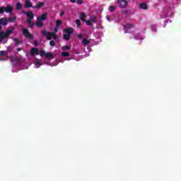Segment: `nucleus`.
<instances>
[{
  "mask_svg": "<svg viewBox=\"0 0 181 181\" xmlns=\"http://www.w3.org/2000/svg\"><path fill=\"white\" fill-rule=\"evenodd\" d=\"M59 15H60V16H63L64 15V12H61Z\"/></svg>",
  "mask_w": 181,
  "mask_h": 181,
  "instance_id": "46",
  "label": "nucleus"
},
{
  "mask_svg": "<svg viewBox=\"0 0 181 181\" xmlns=\"http://www.w3.org/2000/svg\"><path fill=\"white\" fill-rule=\"evenodd\" d=\"M49 45H50V46L54 47V46H56V42L53 40H51L49 42Z\"/></svg>",
  "mask_w": 181,
  "mask_h": 181,
  "instance_id": "34",
  "label": "nucleus"
},
{
  "mask_svg": "<svg viewBox=\"0 0 181 181\" xmlns=\"http://www.w3.org/2000/svg\"><path fill=\"white\" fill-rule=\"evenodd\" d=\"M47 40H52V36L51 35H47Z\"/></svg>",
  "mask_w": 181,
  "mask_h": 181,
  "instance_id": "40",
  "label": "nucleus"
},
{
  "mask_svg": "<svg viewBox=\"0 0 181 181\" xmlns=\"http://www.w3.org/2000/svg\"><path fill=\"white\" fill-rule=\"evenodd\" d=\"M58 29H59V27H57V25H56V27L54 28V31L55 33H57Z\"/></svg>",
  "mask_w": 181,
  "mask_h": 181,
  "instance_id": "41",
  "label": "nucleus"
},
{
  "mask_svg": "<svg viewBox=\"0 0 181 181\" xmlns=\"http://www.w3.org/2000/svg\"><path fill=\"white\" fill-rule=\"evenodd\" d=\"M40 56L41 57H43V56H45V57L46 59H54L53 53H52V52H46V51H45V50H41L40 52Z\"/></svg>",
  "mask_w": 181,
  "mask_h": 181,
  "instance_id": "2",
  "label": "nucleus"
},
{
  "mask_svg": "<svg viewBox=\"0 0 181 181\" xmlns=\"http://www.w3.org/2000/svg\"><path fill=\"white\" fill-rule=\"evenodd\" d=\"M8 22H11L12 23H15L16 21V17H10L8 18Z\"/></svg>",
  "mask_w": 181,
  "mask_h": 181,
  "instance_id": "21",
  "label": "nucleus"
},
{
  "mask_svg": "<svg viewBox=\"0 0 181 181\" xmlns=\"http://www.w3.org/2000/svg\"><path fill=\"white\" fill-rule=\"evenodd\" d=\"M85 22H86V25H88V26H91L93 25L90 20H88Z\"/></svg>",
  "mask_w": 181,
  "mask_h": 181,
  "instance_id": "31",
  "label": "nucleus"
},
{
  "mask_svg": "<svg viewBox=\"0 0 181 181\" xmlns=\"http://www.w3.org/2000/svg\"><path fill=\"white\" fill-rule=\"evenodd\" d=\"M11 39L13 40V42H15L14 46L17 47L19 46V45H22V41H21L19 39L13 37H12Z\"/></svg>",
  "mask_w": 181,
  "mask_h": 181,
  "instance_id": "10",
  "label": "nucleus"
},
{
  "mask_svg": "<svg viewBox=\"0 0 181 181\" xmlns=\"http://www.w3.org/2000/svg\"><path fill=\"white\" fill-rule=\"evenodd\" d=\"M78 39H83V34L80 33L78 35Z\"/></svg>",
  "mask_w": 181,
  "mask_h": 181,
  "instance_id": "39",
  "label": "nucleus"
},
{
  "mask_svg": "<svg viewBox=\"0 0 181 181\" xmlns=\"http://www.w3.org/2000/svg\"><path fill=\"white\" fill-rule=\"evenodd\" d=\"M45 6V2L42 1V2L37 4L36 8H37V9H40V8H42V6Z\"/></svg>",
  "mask_w": 181,
  "mask_h": 181,
  "instance_id": "18",
  "label": "nucleus"
},
{
  "mask_svg": "<svg viewBox=\"0 0 181 181\" xmlns=\"http://www.w3.org/2000/svg\"><path fill=\"white\" fill-rule=\"evenodd\" d=\"M41 33L42 35V36H49L50 35V33L47 32L46 30H43L41 31Z\"/></svg>",
  "mask_w": 181,
  "mask_h": 181,
  "instance_id": "20",
  "label": "nucleus"
},
{
  "mask_svg": "<svg viewBox=\"0 0 181 181\" xmlns=\"http://www.w3.org/2000/svg\"><path fill=\"white\" fill-rule=\"evenodd\" d=\"M23 35H24V36L28 39H33V35H32L30 33H29V30L26 28H23Z\"/></svg>",
  "mask_w": 181,
  "mask_h": 181,
  "instance_id": "3",
  "label": "nucleus"
},
{
  "mask_svg": "<svg viewBox=\"0 0 181 181\" xmlns=\"http://www.w3.org/2000/svg\"><path fill=\"white\" fill-rule=\"evenodd\" d=\"M4 39H6L5 37V32L0 31V42H2Z\"/></svg>",
  "mask_w": 181,
  "mask_h": 181,
  "instance_id": "16",
  "label": "nucleus"
},
{
  "mask_svg": "<svg viewBox=\"0 0 181 181\" xmlns=\"http://www.w3.org/2000/svg\"><path fill=\"white\" fill-rule=\"evenodd\" d=\"M17 51H18V52H22V48H21V47L17 48Z\"/></svg>",
  "mask_w": 181,
  "mask_h": 181,
  "instance_id": "44",
  "label": "nucleus"
},
{
  "mask_svg": "<svg viewBox=\"0 0 181 181\" xmlns=\"http://www.w3.org/2000/svg\"><path fill=\"white\" fill-rule=\"evenodd\" d=\"M20 9H22V4L20 2H18L16 4V10L20 11Z\"/></svg>",
  "mask_w": 181,
  "mask_h": 181,
  "instance_id": "23",
  "label": "nucleus"
},
{
  "mask_svg": "<svg viewBox=\"0 0 181 181\" xmlns=\"http://www.w3.org/2000/svg\"><path fill=\"white\" fill-rule=\"evenodd\" d=\"M80 18H81V21H82V22H86V18H87V16H86V14L84 13H81L80 15Z\"/></svg>",
  "mask_w": 181,
  "mask_h": 181,
  "instance_id": "17",
  "label": "nucleus"
},
{
  "mask_svg": "<svg viewBox=\"0 0 181 181\" xmlns=\"http://www.w3.org/2000/svg\"><path fill=\"white\" fill-rule=\"evenodd\" d=\"M14 60H15V62H21L22 60V58H21L19 57H15Z\"/></svg>",
  "mask_w": 181,
  "mask_h": 181,
  "instance_id": "32",
  "label": "nucleus"
},
{
  "mask_svg": "<svg viewBox=\"0 0 181 181\" xmlns=\"http://www.w3.org/2000/svg\"><path fill=\"white\" fill-rule=\"evenodd\" d=\"M26 16L28 17V19H35V14H33V12L32 11H27L25 13Z\"/></svg>",
  "mask_w": 181,
  "mask_h": 181,
  "instance_id": "11",
  "label": "nucleus"
},
{
  "mask_svg": "<svg viewBox=\"0 0 181 181\" xmlns=\"http://www.w3.org/2000/svg\"><path fill=\"white\" fill-rule=\"evenodd\" d=\"M62 23H63L62 22V21L57 20V23H56V27H57V28H59V25H62Z\"/></svg>",
  "mask_w": 181,
  "mask_h": 181,
  "instance_id": "30",
  "label": "nucleus"
},
{
  "mask_svg": "<svg viewBox=\"0 0 181 181\" xmlns=\"http://www.w3.org/2000/svg\"><path fill=\"white\" fill-rule=\"evenodd\" d=\"M23 13H25L26 14V11H23Z\"/></svg>",
  "mask_w": 181,
  "mask_h": 181,
  "instance_id": "47",
  "label": "nucleus"
},
{
  "mask_svg": "<svg viewBox=\"0 0 181 181\" xmlns=\"http://www.w3.org/2000/svg\"><path fill=\"white\" fill-rule=\"evenodd\" d=\"M6 54V53L5 52V51H0V57H5Z\"/></svg>",
  "mask_w": 181,
  "mask_h": 181,
  "instance_id": "29",
  "label": "nucleus"
},
{
  "mask_svg": "<svg viewBox=\"0 0 181 181\" xmlns=\"http://www.w3.org/2000/svg\"><path fill=\"white\" fill-rule=\"evenodd\" d=\"M70 49H71V47L67 45L63 46L62 47V50H64V52H66V50H70Z\"/></svg>",
  "mask_w": 181,
  "mask_h": 181,
  "instance_id": "25",
  "label": "nucleus"
},
{
  "mask_svg": "<svg viewBox=\"0 0 181 181\" xmlns=\"http://www.w3.org/2000/svg\"><path fill=\"white\" fill-rule=\"evenodd\" d=\"M30 54L31 56H35V54H40V52H39V49L37 48L33 47L30 50Z\"/></svg>",
  "mask_w": 181,
  "mask_h": 181,
  "instance_id": "7",
  "label": "nucleus"
},
{
  "mask_svg": "<svg viewBox=\"0 0 181 181\" xmlns=\"http://www.w3.org/2000/svg\"><path fill=\"white\" fill-rule=\"evenodd\" d=\"M64 32H65V33L66 35H71V33H73V32H74V29H73V28H66Z\"/></svg>",
  "mask_w": 181,
  "mask_h": 181,
  "instance_id": "12",
  "label": "nucleus"
},
{
  "mask_svg": "<svg viewBox=\"0 0 181 181\" xmlns=\"http://www.w3.org/2000/svg\"><path fill=\"white\" fill-rule=\"evenodd\" d=\"M89 21H90V22L92 23H97V17L95 16H90Z\"/></svg>",
  "mask_w": 181,
  "mask_h": 181,
  "instance_id": "15",
  "label": "nucleus"
},
{
  "mask_svg": "<svg viewBox=\"0 0 181 181\" xmlns=\"http://www.w3.org/2000/svg\"><path fill=\"white\" fill-rule=\"evenodd\" d=\"M0 25H3V26H6L8 25V18H0Z\"/></svg>",
  "mask_w": 181,
  "mask_h": 181,
  "instance_id": "8",
  "label": "nucleus"
},
{
  "mask_svg": "<svg viewBox=\"0 0 181 181\" xmlns=\"http://www.w3.org/2000/svg\"><path fill=\"white\" fill-rule=\"evenodd\" d=\"M30 28H33V25H30Z\"/></svg>",
  "mask_w": 181,
  "mask_h": 181,
  "instance_id": "48",
  "label": "nucleus"
},
{
  "mask_svg": "<svg viewBox=\"0 0 181 181\" xmlns=\"http://www.w3.org/2000/svg\"><path fill=\"white\" fill-rule=\"evenodd\" d=\"M30 26H35V25H36L35 23L31 21V24H29Z\"/></svg>",
  "mask_w": 181,
  "mask_h": 181,
  "instance_id": "42",
  "label": "nucleus"
},
{
  "mask_svg": "<svg viewBox=\"0 0 181 181\" xmlns=\"http://www.w3.org/2000/svg\"><path fill=\"white\" fill-rule=\"evenodd\" d=\"M70 2H71V4H76V0H70Z\"/></svg>",
  "mask_w": 181,
  "mask_h": 181,
  "instance_id": "43",
  "label": "nucleus"
},
{
  "mask_svg": "<svg viewBox=\"0 0 181 181\" xmlns=\"http://www.w3.org/2000/svg\"><path fill=\"white\" fill-rule=\"evenodd\" d=\"M106 19H107V21H110V16L107 15V16H106Z\"/></svg>",
  "mask_w": 181,
  "mask_h": 181,
  "instance_id": "45",
  "label": "nucleus"
},
{
  "mask_svg": "<svg viewBox=\"0 0 181 181\" xmlns=\"http://www.w3.org/2000/svg\"><path fill=\"white\" fill-rule=\"evenodd\" d=\"M12 33H13V28L11 30H7L6 31V33H4V36L6 37H9V36H11V35H12Z\"/></svg>",
  "mask_w": 181,
  "mask_h": 181,
  "instance_id": "13",
  "label": "nucleus"
},
{
  "mask_svg": "<svg viewBox=\"0 0 181 181\" xmlns=\"http://www.w3.org/2000/svg\"><path fill=\"white\" fill-rule=\"evenodd\" d=\"M35 66H36V67H37V68L40 67V66H42V62L37 61V62L35 63Z\"/></svg>",
  "mask_w": 181,
  "mask_h": 181,
  "instance_id": "33",
  "label": "nucleus"
},
{
  "mask_svg": "<svg viewBox=\"0 0 181 181\" xmlns=\"http://www.w3.org/2000/svg\"><path fill=\"white\" fill-rule=\"evenodd\" d=\"M13 11V8L11 5H8L6 7L5 6L0 7V14L4 13V12H6V13H12Z\"/></svg>",
  "mask_w": 181,
  "mask_h": 181,
  "instance_id": "1",
  "label": "nucleus"
},
{
  "mask_svg": "<svg viewBox=\"0 0 181 181\" xmlns=\"http://www.w3.org/2000/svg\"><path fill=\"white\" fill-rule=\"evenodd\" d=\"M41 22L42 21H39V20H37L35 25L37 28H43V23Z\"/></svg>",
  "mask_w": 181,
  "mask_h": 181,
  "instance_id": "19",
  "label": "nucleus"
},
{
  "mask_svg": "<svg viewBox=\"0 0 181 181\" xmlns=\"http://www.w3.org/2000/svg\"><path fill=\"white\" fill-rule=\"evenodd\" d=\"M139 8L140 9H144L146 11V9H148V5H146L145 3H141L139 4Z\"/></svg>",
  "mask_w": 181,
  "mask_h": 181,
  "instance_id": "14",
  "label": "nucleus"
},
{
  "mask_svg": "<svg viewBox=\"0 0 181 181\" xmlns=\"http://www.w3.org/2000/svg\"><path fill=\"white\" fill-rule=\"evenodd\" d=\"M49 36H51V37H52L53 39L56 40L57 39V35H56V33H50Z\"/></svg>",
  "mask_w": 181,
  "mask_h": 181,
  "instance_id": "27",
  "label": "nucleus"
},
{
  "mask_svg": "<svg viewBox=\"0 0 181 181\" xmlns=\"http://www.w3.org/2000/svg\"><path fill=\"white\" fill-rule=\"evenodd\" d=\"M117 4L119 8H125L127 5H128V2L127 0H118Z\"/></svg>",
  "mask_w": 181,
  "mask_h": 181,
  "instance_id": "4",
  "label": "nucleus"
},
{
  "mask_svg": "<svg viewBox=\"0 0 181 181\" xmlns=\"http://www.w3.org/2000/svg\"><path fill=\"white\" fill-rule=\"evenodd\" d=\"M82 43L85 45V46H87L88 45H90V41H88L87 38H83Z\"/></svg>",
  "mask_w": 181,
  "mask_h": 181,
  "instance_id": "22",
  "label": "nucleus"
},
{
  "mask_svg": "<svg viewBox=\"0 0 181 181\" xmlns=\"http://www.w3.org/2000/svg\"><path fill=\"white\" fill-rule=\"evenodd\" d=\"M70 36H71L70 34H64V39L65 40H70Z\"/></svg>",
  "mask_w": 181,
  "mask_h": 181,
  "instance_id": "28",
  "label": "nucleus"
},
{
  "mask_svg": "<svg viewBox=\"0 0 181 181\" xmlns=\"http://www.w3.org/2000/svg\"><path fill=\"white\" fill-rule=\"evenodd\" d=\"M132 28H134V25L132 24H126V25L124 27V33H128V30L132 29Z\"/></svg>",
  "mask_w": 181,
  "mask_h": 181,
  "instance_id": "9",
  "label": "nucleus"
},
{
  "mask_svg": "<svg viewBox=\"0 0 181 181\" xmlns=\"http://www.w3.org/2000/svg\"><path fill=\"white\" fill-rule=\"evenodd\" d=\"M75 23H76V26H77L78 28H80V27L81 26V21L80 20L76 19V20L75 21Z\"/></svg>",
  "mask_w": 181,
  "mask_h": 181,
  "instance_id": "26",
  "label": "nucleus"
},
{
  "mask_svg": "<svg viewBox=\"0 0 181 181\" xmlns=\"http://www.w3.org/2000/svg\"><path fill=\"white\" fill-rule=\"evenodd\" d=\"M33 45H35V46H39V42H37V41H36V40H34Z\"/></svg>",
  "mask_w": 181,
  "mask_h": 181,
  "instance_id": "38",
  "label": "nucleus"
},
{
  "mask_svg": "<svg viewBox=\"0 0 181 181\" xmlns=\"http://www.w3.org/2000/svg\"><path fill=\"white\" fill-rule=\"evenodd\" d=\"M47 18V13H44L41 16L37 18V21L38 22H43V21H46Z\"/></svg>",
  "mask_w": 181,
  "mask_h": 181,
  "instance_id": "5",
  "label": "nucleus"
},
{
  "mask_svg": "<svg viewBox=\"0 0 181 181\" xmlns=\"http://www.w3.org/2000/svg\"><path fill=\"white\" fill-rule=\"evenodd\" d=\"M61 56H62V57H69V56H70V53L66 52H62L61 54Z\"/></svg>",
  "mask_w": 181,
  "mask_h": 181,
  "instance_id": "24",
  "label": "nucleus"
},
{
  "mask_svg": "<svg viewBox=\"0 0 181 181\" xmlns=\"http://www.w3.org/2000/svg\"><path fill=\"white\" fill-rule=\"evenodd\" d=\"M115 11V6H110V12H114Z\"/></svg>",
  "mask_w": 181,
  "mask_h": 181,
  "instance_id": "36",
  "label": "nucleus"
},
{
  "mask_svg": "<svg viewBox=\"0 0 181 181\" xmlns=\"http://www.w3.org/2000/svg\"><path fill=\"white\" fill-rule=\"evenodd\" d=\"M32 19H30V18H28L27 19V23H28V25H30V24H32Z\"/></svg>",
  "mask_w": 181,
  "mask_h": 181,
  "instance_id": "37",
  "label": "nucleus"
},
{
  "mask_svg": "<svg viewBox=\"0 0 181 181\" xmlns=\"http://www.w3.org/2000/svg\"><path fill=\"white\" fill-rule=\"evenodd\" d=\"M24 6L26 8H33V9H35V8H36L35 6H33L32 5V3L30 2V0H25Z\"/></svg>",
  "mask_w": 181,
  "mask_h": 181,
  "instance_id": "6",
  "label": "nucleus"
},
{
  "mask_svg": "<svg viewBox=\"0 0 181 181\" xmlns=\"http://www.w3.org/2000/svg\"><path fill=\"white\" fill-rule=\"evenodd\" d=\"M76 3L78 4V5H81V4H84V1L83 0H77Z\"/></svg>",
  "mask_w": 181,
  "mask_h": 181,
  "instance_id": "35",
  "label": "nucleus"
}]
</instances>
